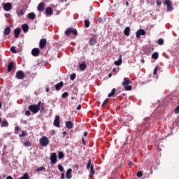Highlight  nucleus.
Wrapping results in <instances>:
<instances>
[{
  "label": "nucleus",
  "mask_w": 179,
  "mask_h": 179,
  "mask_svg": "<svg viewBox=\"0 0 179 179\" xmlns=\"http://www.w3.org/2000/svg\"><path fill=\"white\" fill-rule=\"evenodd\" d=\"M40 106H41V101H39L37 105L33 104L29 106V110L33 113V114H37L40 111Z\"/></svg>",
  "instance_id": "f257e3e1"
},
{
  "label": "nucleus",
  "mask_w": 179,
  "mask_h": 179,
  "mask_svg": "<svg viewBox=\"0 0 179 179\" xmlns=\"http://www.w3.org/2000/svg\"><path fill=\"white\" fill-rule=\"evenodd\" d=\"M131 83H132V82L131 80H129V78H124L122 85L124 86L125 90H132V86L128 85H131Z\"/></svg>",
  "instance_id": "f03ea898"
},
{
  "label": "nucleus",
  "mask_w": 179,
  "mask_h": 179,
  "mask_svg": "<svg viewBox=\"0 0 179 179\" xmlns=\"http://www.w3.org/2000/svg\"><path fill=\"white\" fill-rule=\"evenodd\" d=\"M39 142L41 146L45 147L48 146V144L50 143V140H48V138H47L46 136H43L40 138Z\"/></svg>",
  "instance_id": "7ed1b4c3"
},
{
  "label": "nucleus",
  "mask_w": 179,
  "mask_h": 179,
  "mask_svg": "<svg viewBox=\"0 0 179 179\" xmlns=\"http://www.w3.org/2000/svg\"><path fill=\"white\" fill-rule=\"evenodd\" d=\"M66 36H69V34H74V36H78V31L75 28H68L65 31Z\"/></svg>",
  "instance_id": "20e7f679"
},
{
  "label": "nucleus",
  "mask_w": 179,
  "mask_h": 179,
  "mask_svg": "<svg viewBox=\"0 0 179 179\" xmlns=\"http://www.w3.org/2000/svg\"><path fill=\"white\" fill-rule=\"evenodd\" d=\"M164 5L166 6L167 10H173V3L170 0H164L163 1Z\"/></svg>",
  "instance_id": "39448f33"
},
{
  "label": "nucleus",
  "mask_w": 179,
  "mask_h": 179,
  "mask_svg": "<svg viewBox=\"0 0 179 179\" xmlns=\"http://www.w3.org/2000/svg\"><path fill=\"white\" fill-rule=\"evenodd\" d=\"M2 6L3 8V10L6 12H9L10 9H12V4L10 3H2Z\"/></svg>",
  "instance_id": "423d86ee"
},
{
  "label": "nucleus",
  "mask_w": 179,
  "mask_h": 179,
  "mask_svg": "<svg viewBox=\"0 0 179 179\" xmlns=\"http://www.w3.org/2000/svg\"><path fill=\"white\" fill-rule=\"evenodd\" d=\"M145 34H146V31L144 29H139L136 33V36L137 38H139L141 36H145Z\"/></svg>",
  "instance_id": "0eeeda50"
},
{
  "label": "nucleus",
  "mask_w": 179,
  "mask_h": 179,
  "mask_svg": "<svg viewBox=\"0 0 179 179\" xmlns=\"http://www.w3.org/2000/svg\"><path fill=\"white\" fill-rule=\"evenodd\" d=\"M16 78L17 79H24V72L22 71H18L16 73Z\"/></svg>",
  "instance_id": "6e6552de"
},
{
  "label": "nucleus",
  "mask_w": 179,
  "mask_h": 179,
  "mask_svg": "<svg viewBox=\"0 0 179 179\" xmlns=\"http://www.w3.org/2000/svg\"><path fill=\"white\" fill-rule=\"evenodd\" d=\"M50 161L52 164L57 163V154L55 152H53L50 156Z\"/></svg>",
  "instance_id": "1a4fd4ad"
},
{
  "label": "nucleus",
  "mask_w": 179,
  "mask_h": 179,
  "mask_svg": "<svg viewBox=\"0 0 179 179\" xmlns=\"http://www.w3.org/2000/svg\"><path fill=\"white\" fill-rule=\"evenodd\" d=\"M31 54L34 57H38L40 54V49L39 48H34L31 50Z\"/></svg>",
  "instance_id": "9d476101"
},
{
  "label": "nucleus",
  "mask_w": 179,
  "mask_h": 179,
  "mask_svg": "<svg viewBox=\"0 0 179 179\" xmlns=\"http://www.w3.org/2000/svg\"><path fill=\"white\" fill-rule=\"evenodd\" d=\"M53 125L55 127H57V128H59V116L58 115L55 116Z\"/></svg>",
  "instance_id": "9b49d317"
},
{
  "label": "nucleus",
  "mask_w": 179,
  "mask_h": 179,
  "mask_svg": "<svg viewBox=\"0 0 179 179\" xmlns=\"http://www.w3.org/2000/svg\"><path fill=\"white\" fill-rule=\"evenodd\" d=\"M47 45V40L46 39H41L39 43L40 48L43 49Z\"/></svg>",
  "instance_id": "f8f14e48"
},
{
  "label": "nucleus",
  "mask_w": 179,
  "mask_h": 179,
  "mask_svg": "<svg viewBox=\"0 0 179 179\" xmlns=\"http://www.w3.org/2000/svg\"><path fill=\"white\" fill-rule=\"evenodd\" d=\"M115 65H116L117 66H120V65H121V64H122V56L120 55L119 57V59L117 61H115L114 62Z\"/></svg>",
  "instance_id": "ddd939ff"
},
{
  "label": "nucleus",
  "mask_w": 179,
  "mask_h": 179,
  "mask_svg": "<svg viewBox=\"0 0 179 179\" xmlns=\"http://www.w3.org/2000/svg\"><path fill=\"white\" fill-rule=\"evenodd\" d=\"M62 86H64V82L61 81L55 85L56 90H61V87H62Z\"/></svg>",
  "instance_id": "4468645a"
},
{
  "label": "nucleus",
  "mask_w": 179,
  "mask_h": 179,
  "mask_svg": "<svg viewBox=\"0 0 179 179\" xmlns=\"http://www.w3.org/2000/svg\"><path fill=\"white\" fill-rule=\"evenodd\" d=\"M66 128H68V129H71L73 128V123H72V122H71V121H67L66 122Z\"/></svg>",
  "instance_id": "2eb2a0df"
},
{
  "label": "nucleus",
  "mask_w": 179,
  "mask_h": 179,
  "mask_svg": "<svg viewBox=\"0 0 179 179\" xmlns=\"http://www.w3.org/2000/svg\"><path fill=\"white\" fill-rule=\"evenodd\" d=\"M14 34L15 38H17L19 37V35L20 34V28H16L14 30Z\"/></svg>",
  "instance_id": "dca6fc26"
},
{
  "label": "nucleus",
  "mask_w": 179,
  "mask_h": 179,
  "mask_svg": "<svg viewBox=\"0 0 179 179\" xmlns=\"http://www.w3.org/2000/svg\"><path fill=\"white\" fill-rule=\"evenodd\" d=\"M22 29L24 33H27V31H29V25H27V24H24L22 26Z\"/></svg>",
  "instance_id": "f3484780"
},
{
  "label": "nucleus",
  "mask_w": 179,
  "mask_h": 179,
  "mask_svg": "<svg viewBox=\"0 0 179 179\" xmlns=\"http://www.w3.org/2000/svg\"><path fill=\"white\" fill-rule=\"evenodd\" d=\"M71 173H72V169H69L67 170L66 173V178H68V179L72 178V176L71 175Z\"/></svg>",
  "instance_id": "a211bd4d"
},
{
  "label": "nucleus",
  "mask_w": 179,
  "mask_h": 179,
  "mask_svg": "<svg viewBox=\"0 0 179 179\" xmlns=\"http://www.w3.org/2000/svg\"><path fill=\"white\" fill-rule=\"evenodd\" d=\"M45 13L46 15L51 16L52 15V8H51L50 7L47 8L45 9Z\"/></svg>",
  "instance_id": "6ab92c4d"
},
{
  "label": "nucleus",
  "mask_w": 179,
  "mask_h": 179,
  "mask_svg": "<svg viewBox=\"0 0 179 179\" xmlns=\"http://www.w3.org/2000/svg\"><path fill=\"white\" fill-rule=\"evenodd\" d=\"M38 10H39V12H43V10H44V3H40L38 4Z\"/></svg>",
  "instance_id": "aec40b11"
},
{
  "label": "nucleus",
  "mask_w": 179,
  "mask_h": 179,
  "mask_svg": "<svg viewBox=\"0 0 179 179\" xmlns=\"http://www.w3.org/2000/svg\"><path fill=\"white\" fill-rule=\"evenodd\" d=\"M13 66H15L13 62H10V64L8 66V72H10V71L13 69Z\"/></svg>",
  "instance_id": "412c9836"
},
{
  "label": "nucleus",
  "mask_w": 179,
  "mask_h": 179,
  "mask_svg": "<svg viewBox=\"0 0 179 179\" xmlns=\"http://www.w3.org/2000/svg\"><path fill=\"white\" fill-rule=\"evenodd\" d=\"M93 176H94V168H93V165H91L89 177L92 178Z\"/></svg>",
  "instance_id": "4be33fe9"
},
{
  "label": "nucleus",
  "mask_w": 179,
  "mask_h": 179,
  "mask_svg": "<svg viewBox=\"0 0 179 179\" xmlns=\"http://www.w3.org/2000/svg\"><path fill=\"white\" fill-rule=\"evenodd\" d=\"M10 34V28L8 27L4 29L3 34L4 36H8Z\"/></svg>",
  "instance_id": "5701e85b"
},
{
  "label": "nucleus",
  "mask_w": 179,
  "mask_h": 179,
  "mask_svg": "<svg viewBox=\"0 0 179 179\" xmlns=\"http://www.w3.org/2000/svg\"><path fill=\"white\" fill-rule=\"evenodd\" d=\"M129 31H131V29L129 28V27H127L125 28L124 31V34L125 36H129Z\"/></svg>",
  "instance_id": "b1692460"
},
{
  "label": "nucleus",
  "mask_w": 179,
  "mask_h": 179,
  "mask_svg": "<svg viewBox=\"0 0 179 179\" xmlns=\"http://www.w3.org/2000/svg\"><path fill=\"white\" fill-rule=\"evenodd\" d=\"M25 12L26 11L24 10V9L22 8V9L17 11V14L18 16L20 17V16H23V14L25 13Z\"/></svg>",
  "instance_id": "393cba45"
},
{
  "label": "nucleus",
  "mask_w": 179,
  "mask_h": 179,
  "mask_svg": "<svg viewBox=\"0 0 179 179\" xmlns=\"http://www.w3.org/2000/svg\"><path fill=\"white\" fill-rule=\"evenodd\" d=\"M9 124L8 123V121L3 120L1 122V127L3 128V127H8Z\"/></svg>",
  "instance_id": "a878e982"
},
{
  "label": "nucleus",
  "mask_w": 179,
  "mask_h": 179,
  "mask_svg": "<svg viewBox=\"0 0 179 179\" xmlns=\"http://www.w3.org/2000/svg\"><path fill=\"white\" fill-rule=\"evenodd\" d=\"M28 17L31 20L36 19V14L34 13H30L28 14Z\"/></svg>",
  "instance_id": "bb28decb"
},
{
  "label": "nucleus",
  "mask_w": 179,
  "mask_h": 179,
  "mask_svg": "<svg viewBox=\"0 0 179 179\" xmlns=\"http://www.w3.org/2000/svg\"><path fill=\"white\" fill-rule=\"evenodd\" d=\"M152 58H153V59H157V58H159V53L158 52H154L152 55Z\"/></svg>",
  "instance_id": "cd10ccee"
},
{
  "label": "nucleus",
  "mask_w": 179,
  "mask_h": 179,
  "mask_svg": "<svg viewBox=\"0 0 179 179\" xmlns=\"http://www.w3.org/2000/svg\"><path fill=\"white\" fill-rule=\"evenodd\" d=\"M80 71H85L86 69V64L85 63L80 64Z\"/></svg>",
  "instance_id": "c85d7f7f"
},
{
  "label": "nucleus",
  "mask_w": 179,
  "mask_h": 179,
  "mask_svg": "<svg viewBox=\"0 0 179 179\" xmlns=\"http://www.w3.org/2000/svg\"><path fill=\"white\" fill-rule=\"evenodd\" d=\"M115 93V88H113L111 92L108 94V97H113Z\"/></svg>",
  "instance_id": "c756f323"
},
{
  "label": "nucleus",
  "mask_w": 179,
  "mask_h": 179,
  "mask_svg": "<svg viewBox=\"0 0 179 179\" xmlns=\"http://www.w3.org/2000/svg\"><path fill=\"white\" fill-rule=\"evenodd\" d=\"M90 45H94V44H96V39H94V38L90 39Z\"/></svg>",
  "instance_id": "7c9ffc66"
},
{
  "label": "nucleus",
  "mask_w": 179,
  "mask_h": 179,
  "mask_svg": "<svg viewBox=\"0 0 179 179\" xmlns=\"http://www.w3.org/2000/svg\"><path fill=\"white\" fill-rule=\"evenodd\" d=\"M158 44L159 45H163V44H164V41L162 38H159L158 40Z\"/></svg>",
  "instance_id": "2f4dec72"
},
{
  "label": "nucleus",
  "mask_w": 179,
  "mask_h": 179,
  "mask_svg": "<svg viewBox=\"0 0 179 179\" xmlns=\"http://www.w3.org/2000/svg\"><path fill=\"white\" fill-rule=\"evenodd\" d=\"M20 179H29V174L24 173Z\"/></svg>",
  "instance_id": "473e14b6"
},
{
  "label": "nucleus",
  "mask_w": 179,
  "mask_h": 179,
  "mask_svg": "<svg viewBox=\"0 0 179 179\" xmlns=\"http://www.w3.org/2000/svg\"><path fill=\"white\" fill-rule=\"evenodd\" d=\"M85 27H89V26H90V23L89 22V20H85Z\"/></svg>",
  "instance_id": "72a5a7b5"
},
{
  "label": "nucleus",
  "mask_w": 179,
  "mask_h": 179,
  "mask_svg": "<svg viewBox=\"0 0 179 179\" xmlns=\"http://www.w3.org/2000/svg\"><path fill=\"white\" fill-rule=\"evenodd\" d=\"M59 159H64V152H59L58 155Z\"/></svg>",
  "instance_id": "f704fd0d"
},
{
  "label": "nucleus",
  "mask_w": 179,
  "mask_h": 179,
  "mask_svg": "<svg viewBox=\"0 0 179 179\" xmlns=\"http://www.w3.org/2000/svg\"><path fill=\"white\" fill-rule=\"evenodd\" d=\"M71 80H75V78H76V74L73 73L70 76Z\"/></svg>",
  "instance_id": "c9c22d12"
},
{
  "label": "nucleus",
  "mask_w": 179,
  "mask_h": 179,
  "mask_svg": "<svg viewBox=\"0 0 179 179\" xmlns=\"http://www.w3.org/2000/svg\"><path fill=\"white\" fill-rule=\"evenodd\" d=\"M43 170H45L44 166H41L36 169V171H43Z\"/></svg>",
  "instance_id": "e433bc0d"
},
{
  "label": "nucleus",
  "mask_w": 179,
  "mask_h": 179,
  "mask_svg": "<svg viewBox=\"0 0 179 179\" xmlns=\"http://www.w3.org/2000/svg\"><path fill=\"white\" fill-rule=\"evenodd\" d=\"M90 164H92V161H90V159H89L88 164L87 165V170H89V169H90V167H92V166H90Z\"/></svg>",
  "instance_id": "4c0bfd02"
},
{
  "label": "nucleus",
  "mask_w": 179,
  "mask_h": 179,
  "mask_svg": "<svg viewBox=\"0 0 179 179\" xmlns=\"http://www.w3.org/2000/svg\"><path fill=\"white\" fill-rule=\"evenodd\" d=\"M58 169H59V171H62V172L64 171V167H62V166L61 164L58 165Z\"/></svg>",
  "instance_id": "58836bf2"
},
{
  "label": "nucleus",
  "mask_w": 179,
  "mask_h": 179,
  "mask_svg": "<svg viewBox=\"0 0 179 179\" xmlns=\"http://www.w3.org/2000/svg\"><path fill=\"white\" fill-rule=\"evenodd\" d=\"M107 103H108V99H106L102 104V107H104L106 106V104H107Z\"/></svg>",
  "instance_id": "ea45409f"
},
{
  "label": "nucleus",
  "mask_w": 179,
  "mask_h": 179,
  "mask_svg": "<svg viewBox=\"0 0 179 179\" xmlns=\"http://www.w3.org/2000/svg\"><path fill=\"white\" fill-rule=\"evenodd\" d=\"M68 96V92H64L62 94V97L63 99H66V96Z\"/></svg>",
  "instance_id": "a19ab883"
},
{
  "label": "nucleus",
  "mask_w": 179,
  "mask_h": 179,
  "mask_svg": "<svg viewBox=\"0 0 179 179\" xmlns=\"http://www.w3.org/2000/svg\"><path fill=\"white\" fill-rule=\"evenodd\" d=\"M31 143H30V142L29 141H26L25 143H24V146H31Z\"/></svg>",
  "instance_id": "79ce46f5"
},
{
  "label": "nucleus",
  "mask_w": 179,
  "mask_h": 179,
  "mask_svg": "<svg viewBox=\"0 0 179 179\" xmlns=\"http://www.w3.org/2000/svg\"><path fill=\"white\" fill-rule=\"evenodd\" d=\"M10 51L12 52H14V54H16V50L15 49V47H11V48H10Z\"/></svg>",
  "instance_id": "37998d69"
},
{
  "label": "nucleus",
  "mask_w": 179,
  "mask_h": 179,
  "mask_svg": "<svg viewBox=\"0 0 179 179\" xmlns=\"http://www.w3.org/2000/svg\"><path fill=\"white\" fill-rule=\"evenodd\" d=\"M157 69H159V66H156L155 68V70H154V72H153L154 75H156V73H157Z\"/></svg>",
  "instance_id": "c03bdc74"
},
{
  "label": "nucleus",
  "mask_w": 179,
  "mask_h": 179,
  "mask_svg": "<svg viewBox=\"0 0 179 179\" xmlns=\"http://www.w3.org/2000/svg\"><path fill=\"white\" fill-rule=\"evenodd\" d=\"M179 113V106L176 107L175 109V114H178Z\"/></svg>",
  "instance_id": "a18cd8bd"
},
{
  "label": "nucleus",
  "mask_w": 179,
  "mask_h": 179,
  "mask_svg": "<svg viewBox=\"0 0 179 179\" xmlns=\"http://www.w3.org/2000/svg\"><path fill=\"white\" fill-rule=\"evenodd\" d=\"M137 177H139V178L142 177V172L141 171H139V172L137 173Z\"/></svg>",
  "instance_id": "49530a36"
},
{
  "label": "nucleus",
  "mask_w": 179,
  "mask_h": 179,
  "mask_svg": "<svg viewBox=\"0 0 179 179\" xmlns=\"http://www.w3.org/2000/svg\"><path fill=\"white\" fill-rule=\"evenodd\" d=\"M23 136H26V134H24V131H22V134L20 135V138H22Z\"/></svg>",
  "instance_id": "de8ad7c7"
},
{
  "label": "nucleus",
  "mask_w": 179,
  "mask_h": 179,
  "mask_svg": "<svg viewBox=\"0 0 179 179\" xmlns=\"http://www.w3.org/2000/svg\"><path fill=\"white\" fill-rule=\"evenodd\" d=\"M15 132H17L20 129V128H19V127L17 126L15 127Z\"/></svg>",
  "instance_id": "09e8293b"
},
{
  "label": "nucleus",
  "mask_w": 179,
  "mask_h": 179,
  "mask_svg": "<svg viewBox=\"0 0 179 179\" xmlns=\"http://www.w3.org/2000/svg\"><path fill=\"white\" fill-rule=\"evenodd\" d=\"M25 115H30V112L29 111V110H27L26 112H25Z\"/></svg>",
  "instance_id": "8fccbe9b"
},
{
  "label": "nucleus",
  "mask_w": 179,
  "mask_h": 179,
  "mask_svg": "<svg viewBox=\"0 0 179 179\" xmlns=\"http://www.w3.org/2000/svg\"><path fill=\"white\" fill-rule=\"evenodd\" d=\"M157 5L158 6H160L162 5V2L157 1Z\"/></svg>",
  "instance_id": "3c124183"
},
{
  "label": "nucleus",
  "mask_w": 179,
  "mask_h": 179,
  "mask_svg": "<svg viewBox=\"0 0 179 179\" xmlns=\"http://www.w3.org/2000/svg\"><path fill=\"white\" fill-rule=\"evenodd\" d=\"M80 108H82V106L81 105H78L77 106V110H80Z\"/></svg>",
  "instance_id": "603ef678"
},
{
  "label": "nucleus",
  "mask_w": 179,
  "mask_h": 179,
  "mask_svg": "<svg viewBox=\"0 0 179 179\" xmlns=\"http://www.w3.org/2000/svg\"><path fill=\"white\" fill-rule=\"evenodd\" d=\"M61 178H62V179L65 178V174L62 173V175H61Z\"/></svg>",
  "instance_id": "864d4df0"
},
{
  "label": "nucleus",
  "mask_w": 179,
  "mask_h": 179,
  "mask_svg": "<svg viewBox=\"0 0 179 179\" xmlns=\"http://www.w3.org/2000/svg\"><path fill=\"white\" fill-rule=\"evenodd\" d=\"M83 135H84V136H87V132L85 131Z\"/></svg>",
  "instance_id": "5fc2aeb1"
},
{
  "label": "nucleus",
  "mask_w": 179,
  "mask_h": 179,
  "mask_svg": "<svg viewBox=\"0 0 179 179\" xmlns=\"http://www.w3.org/2000/svg\"><path fill=\"white\" fill-rule=\"evenodd\" d=\"M6 179H13V178H12V176H8Z\"/></svg>",
  "instance_id": "6e6d98bb"
},
{
  "label": "nucleus",
  "mask_w": 179,
  "mask_h": 179,
  "mask_svg": "<svg viewBox=\"0 0 179 179\" xmlns=\"http://www.w3.org/2000/svg\"><path fill=\"white\" fill-rule=\"evenodd\" d=\"M141 62H142V64H145V59H141Z\"/></svg>",
  "instance_id": "4d7b16f0"
},
{
  "label": "nucleus",
  "mask_w": 179,
  "mask_h": 179,
  "mask_svg": "<svg viewBox=\"0 0 179 179\" xmlns=\"http://www.w3.org/2000/svg\"><path fill=\"white\" fill-rule=\"evenodd\" d=\"M116 71H117V69L114 68V69H113V72H116Z\"/></svg>",
  "instance_id": "13d9d810"
},
{
  "label": "nucleus",
  "mask_w": 179,
  "mask_h": 179,
  "mask_svg": "<svg viewBox=\"0 0 179 179\" xmlns=\"http://www.w3.org/2000/svg\"><path fill=\"white\" fill-rule=\"evenodd\" d=\"M5 16H6V17H9L10 15L9 14H6Z\"/></svg>",
  "instance_id": "bf43d9fd"
},
{
  "label": "nucleus",
  "mask_w": 179,
  "mask_h": 179,
  "mask_svg": "<svg viewBox=\"0 0 179 179\" xmlns=\"http://www.w3.org/2000/svg\"><path fill=\"white\" fill-rule=\"evenodd\" d=\"M111 76H113V74L109 73V75H108V78H111Z\"/></svg>",
  "instance_id": "052dcab7"
},
{
  "label": "nucleus",
  "mask_w": 179,
  "mask_h": 179,
  "mask_svg": "<svg viewBox=\"0 0 179 179\" xmlns=\"http://www.w3.org/2000/svg\"><path fill=\"white\" fill-rule=\"evenodd\" d=\"M46 92H47V93H48V92H50V89L46 88Z\"/></svg>",
  "instance_id": "680f3d73"
},
{
  "label": "nucleus",
  "mask_w": 179,
  "mask_h": 179,
  "mask_svg": "<svg viewBox=\"0 0 179 179\" xmlns=\"http://www.w3.org/2000/svg\"><path fill=\"white\" fill-rule=\"evenodd\" d=\"M132 162H129V166H131Z\"/></svg>",
  "instance_id": "e2e57ef3"
},
{
  "label": "nucleus",
  "mask_w": 179,
  "mask_h": 179,
  "mask_svg": "<svg viewBox=\"0 0 179 179\" xmlns=\"http://www.w3.org/2000/svg\"><path fill=\"white\" fill-rule=\"evenodd\" d=\"M82 141H83V143L85 145V138H83Z\"/></svg>",
  "instance_id": "0e129e2a"
},
{
  "label": "nucleus",
  "mask_w": 179,
  "mask_h": 179,
  "mask_svg": "<svg viewBox=\"0 0 179 179\" xmlns=\"http://www.w3.org/2000/svg\"><path fill=\"white\" fill-rule=\"evenodd\" d=\"M126 5H127V6H128V5H129V3H128V1H127Z\"/></svg>",
  "instance_id": "69168bd1"
},
{
  "label": "nucleus",
  "mask_w": 179,
  "mask_h": 179,
  "mask_svg": "<svg viewBox=\"0 0 179 179\" xmlns=\"http://www.w3.org/2000/svg\"><path fill=\"white\" fill-rule=\"evenodd\" d=\"M63 135H66V131H64Z\"/></svg>",
  "instance_id": "338daca9"
},
{
  "label": "nucleus",
  "mask_w": 179,
  "mask_h": 179,
  "mask_svg": "<svg viewBox=\"0 0 179 179\" xmlns=\"http://www.w3.org/2000/svg\"><path fill=\"white\" fill-rule=\"evenodd\" d=\"M2 107V103L0 102V108Z\"/></svg>",
  "instance_id": "774afa93"
}]
</instances>
